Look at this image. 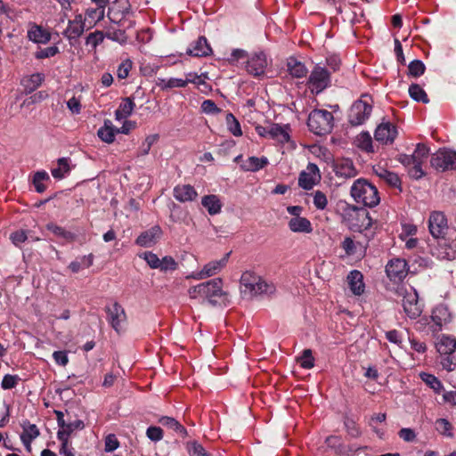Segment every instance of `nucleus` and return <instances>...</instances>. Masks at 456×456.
Here are the masks:
<instances>
[{
	"label": "nucleus",
	"mask_w": 456,
	"mask_h": 456,
	"mask_svg": "<svg viewBox=\"0 0 456 456\" xmlns=\"http://www.w3.org/2000/svg\"><path fill=\"white\" fill-rule=\"evenodd\" d=\"M188 296L201 304L208 303L213 305H226L229 302V295L223 289V281L220 278L190 287Z\"/></svg>",
	"instance_id": "obj_1"
},
{
	"label": "nucleus",
	"mask_w": 456,
	"mask_h": 456,
	"mask_svg": "<svg viewBox=\"0 0 456 456\" xmlns=\"http://www.w3.org/2000/svg\"><path fill=\"white\" fill-rule=\"evenodd\" d=\"M228 62L232 65H243L247 73L260 77L265 74V70L270 64L266 54L264 52H255L248 53L242 49L232 50Z\"/></svg>",
	"instance_id": "obj_2"
},
{
	"label": "nucleus",
	"mask_w": 456,
	"mask_h": 456,
	"mask_svg": "<svg viewBox=\"0 0 456 456\" xmlns=\"http://www.w3.org/2000/svg\"><path fill=\"white\" fill-rule=\"evenodd\" d=\"M240 284V293L244 297H252L263 294L271 295L275 291L273 283L267 282L252 272L243 273Z\"/></svg>",
	"instance_id": "obj_3"
},
{
	"label": "nucleus",
	"mask_w": 456,
	"mask_h": 456,
	"mask_svg": "<svg viewBox=\"0 0 456 456\" xmlns=\"http://www.w3.org/2000/svg\"><path fill=\"white\" fill-rule=\"evenodd\" d=\"M351 196L357 203L369 208L377 206L380 200L377 188L364 179H358L353 183Z\"/></svg>",
	"instance_id": "obj_4"
},
{
	"label": "nucleus",
	"mask_w": 456,
	"mask_h": 456,
	"mask_svg": "<svg viewBox=\"0 0 456 456\" xmlns=\"http://www.w3.org/2000/svg\"><path fill=\"white\" fill-rule=\"evenodd\" d=\"M396 294L402 298V306L406 316L411 320L419 317L423 312V305L419 301V294L413 287L401 285Z\"/></svg>",
	"instance_id": "obj_5"
},
{
	"label": "nucleus",
	"mask_w": 456,
	"mask_h": 456,
	"mask_svg": "<svg viewBox=\"0 0 456 456\" xmlns=\"http://www.w3.org/2000/svg\"><path fill=\"white\" fill-rule=\"evenodd\" d=\"M307 126L314 134L324 135L331 132L334 117L326 110H314L308 116Z\"/></svg>",
	"instance_id": "obj_6"
},
{
	"label": "nucleus",
	"mask_w": 456,
	"mask_h": 456,
	"mask_svg": "<svg viewBox=\"0 0 456 456\" xmlns=\"http://www.w3.org/2000/svg\"><path fill=\"white\" fill-rule=\"evenodd\" d=\"M371 111L372 100L370 96L363 95L351 106L348 121L353 126H360L370 118Z\"/></svg>",
	"instance_id": "obj_7"
},
{
	"label": "nucleus",
	"mask_w": 456,
	"mask_h": 456,
	"mask_svg": "<svg viewBox=\"0 0 456 456\" xmlns=\"http://www.w3.org/2000/svg\"><path fill=\"white\" fill-rule=\"evenodd\" d=\"M330 83V73L328 70L319 65L312 70L308 78V87L313 94H320Z\"/></svg>",
	"instance_id": "obj_8"
},
{
	"label": "nucleus",
	"mask_w": 456,
	"mask_h": 456,
	"mask_svg": "<svg viewBox=\"0 0 456 456\" xmlns=\"http://www.w3.org/2000/svg\"><path fill=\"white\" fill-rule=\"evenodd\" d=\"M431 165L438 171L456 168V151L447 149L437 151L431 157Z\"/></svg>",
	"instance_id": "obj_9"
},
{
	"label": "nucleus",
	"mask_w": 456,
	"mask_h": 456,
	"mask_svg": "<svg viewBox=\"0 0 456 456\" xmlns=\"http://www.w3.org/2000/svg\"><path fill=\"white\" fill-rule=\"evenodd\" d=\"M449 229L445 215L441 211H433L428 218V230L435 239H443Z\"/></svg>",
	"instance_id": "obj_10"
},
{
	"label": "nucleus",
	"mask_w": 456,
	"mask_h": 456,
	"mask_svg": "<svg viewBox=\"0 0 456 456\" xmlns=\"http://www.w3.org/2000/svg\"><path fill=\"white\" fill-rule=\"evenodd\" d=\"M87 29L86 22L82 13H75L72 19H69L62 35L69 41L78 39L85 30Z\"/></svg>",
	"instance_id": "obj_11"
},
{
	"label": "nucleus",
	"mask_w": 456,
	"mask_h": 456,
	"mask_svg": "<svg viewBox=\"0 0 456 456\" xmlns=\"http://www.w3.org/2000/svg\"><path fill=\"white\" fill-rule=\"evenodd\" d=\"M431 247V254L441 260H451L456 257V240H449L443 237Z\"/></svg>",
	"instance_id": "obj_12"
},
{
	"label": "nucleus",
	"mask_w": 456,
	"mask_h": 456,
	"mask_svg": "<svg viewBox=\"0 0 456 456\" xmlns=\"http://www.w3.org/2000/svg\"><path fill=\"white\" fill-rule=\"evenodd\" d=\"M229 253L221 259L213 260L206 264L199 272L191 273L189 277L194 280H204L219 273L227 265Z\"/></svg>",
	"instance_id": "obj_13"
},
{
	"label": "nucleus",
	"mask_w": 456,
	"mask_h": 456,
	"mask_svg": "<svg viewBox=\"0 0 456 456\" xmlns=\"http://www.w3.org/2000/svg\"><path fill=\"white\" fill-rule=\"evenodd\" d=\"M321 180V174L318 167L314 163H309L298 177V185L304 190H311Z\"/></svg>",
	"instance_id": "obj_14"
},
{
	"label": "nucleus",
	"mask_w": 456,
	"mask_h": 456,
	"mask_svg": "<svg viewBox=\"0 0 456 456\" xmlns=\"http://www.w3.org/2000/svg\"><path fill=\"white\" fill-rule=\"evenodd\" d=\"M428 154L429 149L425 144L419 143L416 146L414 152L411 154L413 159V167L410 171L413 177L418 179L424 175L421 166L428 159Z\"/></svg>",
	"instance_id": "obj_15"
},
{
	"label": "nucleus",
	"mask_w": 456,
	"mask_h": 456,
	"mask_svg": "<svg viewBox=\"0 0 456 456\" xmlns=\"http://www.w3.org/2000/svg\"><path fill=\"white\" fill-rule=\"evenodd\" d=\"M386 273L391 281H402L408 273L406 261L401 258L390 260L386 266Z\"/></svg>",
	"instance_id": "obj_16"
},
{
	"label": "nucleus",
	"mask_w": 456,
	"mask_h": 456,
	"mask_svg": "<svg viewBox=\"0 0 456 456\" xmlns=\"http://www.w3.org/2000/svg\"><path fill=\"white\" fill-rule=\"evenodd\" d=\"M108 319L112 328L117 332H121L124 330V324L126 322V313L123 307L118 303H114L112 305L107 308Z\"/></svg>",
	"instance_id": "obj_17"
},
{
	"label": "nucleus",
	"mask_w": 456,
	"mask_h": 456,
	"mask_svg": "<svg viewBox=\"0 0 456 456\" xmlns=\"http://www.w3.org/2000/svg\"><path fill=\"white\" fill-rule=\"evenodd\" d=\"M397 135L396 126L390 122H382L375 130L374 137L382 144L392 143Z\"/></svg>",
	"instance_id": "obj_18"
},
{
	"label": "nucleus",
	"mask_w": 456,
	"mask_h": 456,
	"mask_svg": "<svg viewBox=\"0 0 456 456\" xmlns=\"http://www.w3.org/2000/svg\"><path fill=\"white\" fill-rule=\"evenodd\" d=\"M333 171L337 176L342 178H351L357 175V170L352 159L348 158L336 159L333 163Z\"/></svg>",
	"instance_id": "obj_19"
},
{
	"label": "nucleus",
	"mask_w": 456,
	"mask_h": 456,
	"mask_svg": "<svg viewBox=\"0 0 456 456\" xmlns=\"http://www.w3.org/2000/svg\"><path fill=\"white\" fill-rule=\"evenodd\" d=\"M186 53L193 57H204L210 55L212 49L208 45L207 38L205 37H200L196 41L190 45Z\"/></svg>",
	"instance_id": "obj_20"
},
{
	"label": "nucleus",
	"mask_w": 456,
	"mask_h": 456,
	"mask_svg": "<svg viewBox=\"0 0 456 456\" xmlns=\"http://www.w3.org/2000/svg\"><path fill=\"white\" fill-rule=\"evenodd\" d=\"M347 283L351 292L355 296H361L365 290L363 275L360 271H351L347 275Z\"/></svg>",
	"instance_id": "obj_21"
},
{
	"label": "nucleus",
	"mask_w": 456,
	"mask_h": 456,
	"mask_svg": "<svg viewBox=\"0 0 456 456\" xmlns=\"http://www.w3.org/2000/svg\"><path fill=\"white\" fill-rule=\"evenodd\" d=\"M431 318L437 326L436 330H440L444 325L452 321V314L446 305H438L433 309Z\"/></svg>",
	"instance_id": "obj_22"
},
{
	"label": "nucleus",
	"mask_w": 456,
	"mask_h": 456,
	"mask_svg": "<svg viewBox=\"0 0 456 456\" xmlns=\"http://www.w3.org/2000/svg\"><path fill=\"white\" fill-rule=\"evenodd\" d=\"M162 232L159 226H153L148 231L141 233L136 239V244L141 247H151L160 238Z\"/></svg>",
	"instance_id": "obj_23"
},
{
	"label": "nucleus",
	"mask_w": 456,
	"mask_h": 456,
	"mask_svg": "<svg viewBox=\"0 0 456 456\" xmlns=\"http://www.w3.org/2000/svg\"><path fill=\"white\" fill-rule=\"evenodd\" d=\"M174 197L180 202L192 201L198 193L190 184H178L174 188Z\"/></svg>",
	"instance_id": "obj_24"
},
{
	"label": "nucleus",
	"mask_w": 456,
	"mask_h": 456,
	"mask_svg": "<svg viewBox=\"0 0 456 456\" xmlns=\"http://www.w3.org/2000/svg\"><path fill=\"white\" fill-rule=\"evenodd\" d=\"M289 230L297 233H311L313 226L311 222L303 216L292 217L288 222Z\"/></svg>",
	"instance_id": "obj_25"
},
{
	"label": "nucleus",
	"mask_w": 456,
	"mask_h": 456,
	"mask_svg": "<svg viewBox=\"0 0 456 456\" xmlns=\"http://www.w3.org/2000/svg\"><path fill=\"white\" fill-rule=\"evenodd\" d=\"M105 7L97 5L94 8H87L86 10L84 19L87 25V29L94 28L100 20L104 18Z\"/></svg>",
	"instance_id": "obj_26"
},
{
	"label": "nucleus",
	"mask_w": 456,
	"mask_h": 456,
	"mask_svg": "<svg viewBox=\"0 0 456 456\" xmlns=\"http://www.w3.org/2000/svg\"><path fill=\"white\" fill-rule=\"evenodd\" d=\"M270 133V138L278 143L284 144L290 142L289 126H281L278 124H272Z\"/></svg>",
	"instance_id": "obj_27"
},
{
	"label": "nucleus",
	"mask_w": 456,
	"mask_h": 456,
	"mask_svg": "<svg viewBox=\"0 0 456 456\" xmlns=\"http://www.w3.org/2000/svg\"><path fill=\"white\" fill-rule=\"evenodd\" d=\"M29 40L37 44H46L51 40V34L41 26L32 25L28 30Z\"/></svg>",
	"instance_id": "obj_28"
},
{
	"label": "nucleus",
	"mask_w": 456,
	"mask_h": 456,
	"mask_svg": "<svg viewBox=\"0 0 456 456\" xmlns=\"http://www.w3.org/2000/svg\"><path fill=\"white\" fill-rule=\"evenodd\" d=\"M71 161L69 158H60L57 166L51 169L52 175L57 180L66 177L71 171Z\"/></svg>",
	"instance_id": "obj_29"
},
{
	"label": "nucleus",
	"mask_w": 456,
	"mask_h": 456,
	"mask_svg": "<svg viewBox=\"0 0 456 456\" xmlns=\"http://www.w3.org/2000/svg\"><path fill=\"white\" fill-rule=\"evenodd\" d=\"M118 134V128L112 124L110 120H104L103 126L98 129L97 134L99 138L107 143H111L115 140Z\"/></svg>",
	"instance_id": "obj_30"
},
{
	"label": "nucleus",
	"mask_w": 456,
	"mask_h": 456,
	"mask_svg": "<svg viewBox=\"0 0 456 456\" xmlns=\"http://www.w3.org/2000/svg\"><path fill=\"white\" fill-rule=\"evenodd\" d=\"M438 353L443 354H452L456 350V338L443 335L436 343Z\"/></svg>",
	"instance_id": "obj_31"
},
{
	"label": "nucleus",
	"mask_w": 456,
	"mask_h": 456,
	"mask_svg": "<svg viewBox=\"0 0 456 456\" xmlns=\"http://www.w3.org/2000/svg\"><path fill=\"white\" fill-rule=\"evenodd\" d=\"M84 428L85 424L80 419L69 422L68 424H62V429H60L57 432V438L58 440H62V438H65V440L69 441V436L72 434V432L75 430H82Z\"/></svg>",
	"instance_id": "obj_32"
},
{
	"label": "nucleus",
	"mask_w": 456,
	"mask_h": 456,
	"mask_svg": "<svg viewBox=\"0 0 456 456\" xmlns=\"http://www.w3.org/2000/svg\"><path fill=\"white\" fill-rule=\"evenodd\" d=\"M134 102L130 98L124 99L115 111V118L117 120H123L127 118L134 109Z\"/></svg>",
	"instance_id": "obj_33"
},
{
	"label": "nucleus",
	"mask_w": 456,
	"mask_h": 456,
	"mask_svg": "<svg viewBox=\"0 0 456 456\" xmlns=\"http://www.w3.org/2000/svg\"><path fill=\"white\" fill-rule=\"evenodd\" d=\"M269 163L266 157H249L242 164V168L246 171L256 172L265 167Z\"/></svg>",
	"instance_id": "obj_34"
},
{
	"label": "nucleus",
	"mask_w": 456,
	"mask_h": 456,
	"mask_svg": "<svg viewBox=\"0 0 456 456\" xmlns=\"http://www.w3.org/2000/svg\"><path fill=\"white\" fill-rule=\"evenodd\" d=\"M201 204L210 215H216L221 211L222 205L216 195H208L203 197Z\"/></svg>",
	"instance_id": "obj_35"
},
{
	"label": "nucleus",
	"mask_w": 456,
	"mask_h": 456,
	"mask_svg": "<svg viewBox=\"0 0 456 456\" xmlns=\"http://www.w3.org/2000/svg\"><path fill=\"white\" fill-rule=\"evenodd\" d=\"M419 378L436 394H440L444 390L442 382L433 374L428 372H420Z\"/></svg>",
	"instance_id": "obj_36"
},
{
	"label": "nucleus",
	"mask_w": 456,
	"mask_h": 456,
	"mask_svg": "<svg viewBox=\"0 0 456 456\" xmlns=\"http://www.w3.org/2000/svg\"><path fill=\"white\" fill-rule=\"evenodd\" d=\"M375 173L379 178L395 188L399 187L401 184L400 178L395 173L390 172L380 167L375 169Z\"/></svg>",
	"instance_id": "obj_37"
},
{
	"label": "nucleus",
	"mask_w": 456,
	"mask_h": 456,
	"mask_svg": "<svg viewBox=\"0 0 456 456\" xmlns=\"http://www.w3.org/2000/svg\"><path fill=\"white\" fill-rule=\"evenodd\" d=\"M50 176L48 173L45 170L37 171L34 174L33 176V185L35 186V189L37 192L42 193L46 190V185L45 184V182H49Z\"/></svg>",
	"instance_id": "obj_38"
},
{
	"label": "nucleus",
	"mask_w": 456,
	"mask_h": 456,
	"mask_svg": "<svg viewBox=\"0 0 456 456\" xmlns=\"http://www.w3.org/2000/svg\"><path fill=\"white\" fill-rule=\"evenodd\" d=\"M44 75L41 73H35L31 76L23 77L21 84L24 86L26 90L32 92L36 90L43 82Z\"/></svg>",
	"instance_id": "obj_39"
},
{
	"label": "nucleus",
	"mask_w": 456,
	"mask_h": 456,
	"mask_svg": "<svg viewBox=\"0 0 456 456\" xmlns=\"http://www.w3.org/2000/svg\"><path fill=\"white\" fill-rule=\"evenodd\" d=\"M355 144L358 148L364 151H373L372 138L370 134L367 132H362L356 136Z\"/></svg>",
	"instance_id": "obj_40"
},
{
	"label": "nucleus",
	"mask_w": 456,
	"mask_h": 456,
	"mask_svg": "<svg viewBox=\"0 0 456 456\" xmlns=\"http://www.w3.org/2000/svg\"><path fill=\"white\" fill-rule=\"evenodd\" d=\"M288 69L289 74L295 77H303L307 72L305 66L294 59H290L288 61Z\"/></svg>",
	"instance_id": "obj_41"
},
{
	"label": "nucleus",
	"mask_w": 456,
	"mask_h": 456,
	"mask_svg": "<svg viewBox=\"0 0 456 456\" xmlns=\"http://www.w3.org/2000/svg\"><path fill=\"white\" fill-rule=\"evenodd\" d=\"M409 94L416 102H421L423 103H428L429 102L426 92L418 84H412L410 86Z\"/></svg>",
	"instance_id": "obj_42"
},
{
	"label": "nucleus",
	"mask_w": 456,
	"mask_h": 456,
	"mask_svg": "<svg viewBox=\"0 0 456 456\" xmlns=\"http://www.w3.org/2000/svg\"><path fill=\"white\" fill-rule=\"evenodd\" d=\"M226 126L228 131L234 136L239 137L242 135V130L238 119L232 114L228 113L225 118Z\"/></svg>",
	"instance_id": "obj_43"
},
{
	"label": "nucleus",
	"mask_w": 456,
	"mask_h": 456,
	"mask_svg": "<svg viewBox=\"0 0 456 456\" xmlns=\"http://www.w3.org/2000/svg\"><path fill=\"white\" fill-rule=\"evenodd\" d=\"M436 430L442 436L452 438L453 436L452 425L446 419H438L435 423Z\"/></svg>",
	"instance_id": "obj_44"
},
{
	"label": "nucleus",
	"mask_w": 456,
	"mask_h": 456,
	"mask_svg": "<svg viewBox=\"0 0 456 456\" xmlns=\"http://www.w3.org/2000/svg\"><path fill=\"white\" fill-rule=\"evenodd\" d=\"M46 228L48 231L52 232L55 236L62 238L68 241H71L75 239V235L72 232L66 231L64 228L55 224L50 223L46 225Z\"/></svg>",
	"instance_id": "obj_45"
},
{
	"label": "nucleus",
	"mask_w": 456,
	"mask_h": 456,
	"mask_svg": "<svg viewBox=\"0 0 456 456\" xmlns=\"http://www.w3.org/2000/svg\"><path fill=\"white\" fill-rule=\"evenodd\" d=\"M297 362L304 369H312L314 366V357L311 349H305L301 355L297 357Z\"/></svg>",
	"instance_id": "obj_46"
},
{
	"label": "nucleus",
	"mask_w": 456,
	"mask_h": 456,
	"mask_svg": "<svg viewBox=\"0 0 456 456\" xmlns=\"http://www.w3.org/2000/svg\"><path fill=\"white\" fill-rule=\"evenodd\" d=\"M105 37L106 36L102 31L96 30L86 37V45L95 50L103 42Z\"/></svg>",
	"instance_id": "obj_47"
},
{
	"label": "nucleus",
	"mask_w": 456,
	"mask_h": 456,
	"mask_svg": "<svg viewBox=\"0 0 456 456\" xmlns=\"http://www.w3.org/2000/svg\"><path fill=\"white\" fill-rule=\"evenodd\" d=\"M186 451L190 456H211V454L196 441L186 443Z\"/></svg>",
	"instance_id": "obj_48"
},
{
	"label": "nucleus",
	"mask_w": 456,
	"mask_h": 456,
	"mask_svg": "<svg viewBox=\"0 0 456 456\" xmlns=\"http://www.w3.org/2000/svg\"><path fill=\"white\" fill-rule=\"evenodd\" d=\"M159 423L170 429H173V430L178 432V433L185 434V432H186L184 428L174 418L167 417V416L162 417L159 419Z\"/></svg>",
	"instance_id": "obj_49"
},
{
	"label": "nucleus",
	"mask_w": 456,
	"mask_h": 456,
	"mask_svg": "<svg viewBox=\"0 0 456 456\" xmlns=\"http://www.w3.org/2000/svg\"><path fill=\"white\" fill-rule=\"evenodd\" d=\"M105 36L108 39L118 42L120 45H124L127 41L126 32L121 29H109Z\"/></svg>",
	"instance_id": "obj_50"
},
{
	"label": "nucleus",
	"mask_w": 456,
	"mask_h": 456,
	"mask_svg": "<svg viewBox=\"0 0 456 456\" xmlns=\"http://www.w3.org/2000/svg\"><path fill=\"white\" fill-rule=\"evenodd\" d=\"M133 67V62L130 59H125L121 61L117 69V77L119 79H125L128 77L129 72Z\"/></svg>",
	"instance_id": "obj_51"
},
{
	"label": "nucleus",
	"mask_w": 456,
	"mask_h": 456,
	"mask_svg": "<svg viewBox=\"0 0 456 456\" xmlns=\"http://www.w3.org/2000/svg\"><path fill=\"white\" fill-rule=\"evenodd\" d=\"M160 86L162 89L185 87V81H183V78L170 77L167 79H162Z\"/></svg>",
	"instance_id": "obj_52"
},
{
	"label": "nucleus",
	"mask_w": 456,
	"mask_h": 456,
	"mask_svg": "<svg viewBox=\"0 0 456 456\" xmlns=\"http://www.w3.org/2000/svg\"><path fill=\"white\" fill-rule=\"evenodd\" d=\"M408 69L410 75L415 77L423 75L426 69L424 63L419 60L410 62Z\"/></svg>",
	"instance_id": "obj_53"
},
{
	"label": "nucleus",
	"mask_w": 456,
	"mask_h": 456,
	"mask_svg": "<svg viewBox=\"0 0 456 456\" xmlns=\"http://www.w3.org/2000/svg\"><path fill=\"white\" fill-rule=\"evenodd\" d=\"M313 201H314V207L317 209H319V210L325 209L327 205H328L327 197L321 191H316L314 192V194H313Z\"/></svg>",
	"instance_id": "obj_54"
},
{
	"label": "nucleus",
	"mask_w": 456,
	"mask_h": 456,
	"mask_svg": "<svg viewBox=\"0 0 456 456\" xmlns=\"http://www.w3.org/2000/svg\"><path fill=\"white\" fill-rule=\"evenodd\" d=\"M39 436V430L37 427L34 424H29L28 426L24 428V431L20 436V438L27 439V443L29 441H33Z\"/></svg>",
	"instance_id": "obj_55"
},
{
	"label": "nucleus",
	"mask_w": 456,
	"mask_h": 456,
	"mask_svg": "<svg viewBox=\"0 0 456 456\" xmlns=\"http://www.w3.org/2000/svg\"><path fill=\"white\" fill-rule=\"evenodd\" d=\"M200 109L202 112L208 115H216L221 112V109L212 100L203 101Z\"/></svg>",
	"instance_id": "obj_56"
},
{
	"label": "nucleus",
	"mask_w": 456,
	"mask_h": 456,
	"mask_svg": "<svg viewBox=\"0 0 456 456\" xmlns=\"http://www.w3.org/2000/svg\"><path fill=\"white\" fill-rule=\"evenodd\" d=\"M20 380V379L18 375L6 374L3 378L1 387L4 390L12 389L17 386Z\"/></svg>",
	"instance_id": "obj_57"
},
{
	"label": "nucleus",
	"mask_w": 456,
	"mask_h": 456,
	"mask_svg": "<svg viewBox=\"0 0 456 456\" xmlns=\"http://www.w3.org/2000/svg\"><path fill=\"white\" fill-rule=\"evenodd\" d=\"M140 257L143 258L151 268L158 269L160 265V259L152 252H145L140 255Z\"/></svg>",
	"instance_id": "obj_58"
},
{
	"label": "nucleus",
	"mask_w": 456,
	"mask_h": 456,
	"mask_svg": "<svg viewBox=\"0 0 456 456\" xmlns=\"http://www.w3.org/2000/svg\"><path fill=\"white\" fill-rule=\"evenodd\" d=\"M118 447L119 442L114 434H110L105 437V452H114Z\"/></svg>",
	"instance_id": "obj_59"
},
{
	"label": "nucleus",
	"mask_w": 456,
	"mask_h": 456,
	"mask_svg": "<svg viewBox=\"0 0 456 456\" xmlns=\"http://www.w3.org/2000/svg\"><path fill=\"white\" fill-rule=\"evenodd\" d=\"M67 107L73 115H78L81 112L80 97L73 96L67 102Z\"/></svg>",
	"instance_id": "obj_60"
},
{
	"label": "nucleus",
	"mask_w": 456,
	"mask_h": 456,
	"mask_svg": "<svg viewBox=\"0 0 456 456\" xmlns=\"http://www.w3.org/2000/svg\"><path fill=\"white\" fill-rule=\"evenodd\" d=\"M58 52H59V48L57 46H55V45L49 46V47L40 49L39 51H37L36 53V58L37 59H45V58L53 57L55 54H57Z\"/></svg>",
	"instance_id": "obj_61"
},
{
	"label": "nucleus",
	"mask_w": 456,
	"mask_h": 456,
	"mask_svg": "<svg viewBox=\"0 0 456 456\" xmlns=\"http://www.w3.org/2000/svg\"><path fill=\"white\" fill-rule=\"evenodd\" d=\"M441 364L447 371H452L456 368V356L452 354H444Z\"/></svg>",
	"instance_id": "obj_62"
},
{
	"label": "nucleus",
	"mask_w": 456,
	"mask_h": 456,
	"mask_svg": "<svg viewBox=\"0 0 456 456\" xmlns=\"http://www.w3.org/2000/svg\"><path fill=\"white\" fill-rule=\"evenodd\" d=\"M341 247L347 256H353L356 252L357 244L350 237H346L342 241Z\"/></svg>",
	"instance_id": "obj_63"
},
{
	"label": "nucleus",
	"mask_w": 456,
	"mask_h": 456,
	"mask_svg": "<svg viewBox=\"0 0 456 456\" xmlns=\"http://www.w3.org/2000/svg\"><path fill=\"white\" fill-rule=\"evenodd\" d=\"M146 435L149 439L154 442L160 441L163 438V431L159 427H149Z\"/></svg>",
	"instance_id": "obj_64"
}]
</instances>
